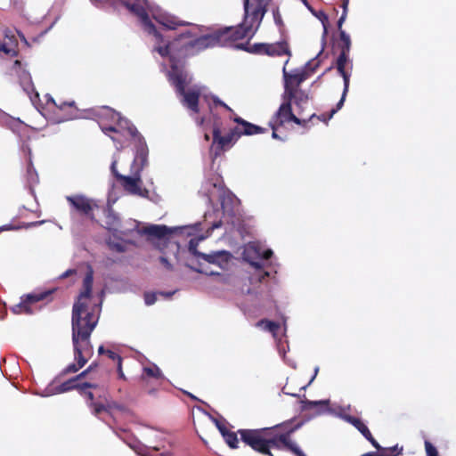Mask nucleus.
I'll use <instances>...</instances> for the list:
<instances>
[{
    "mask_svg": "<svg viewBox=\"0 0 456 456\" xmlns=\"http://www.w3.org/2000/svg\"><path fill=\"white\" fill-rule=\"evenodd\" d=\"M273 255V251L271 249H267L264 251L263 253V258L264 259H269Z\"/></svg>",
    "mask_w": 456,
    "mask_h": 456,
    "instance_id": "51",
    "label": "nucleus"
},
{
    "mask_svg": "<svg viewBox=\"0 0 456 456\" xmlns=\"http://www.w3.org/2000/svg\"><path fill=\"white\" fill-rule=\"evenodd\" d=\"M110 169H111V172L113 174V175L115 176V178L117 179V175H121L120 173H118V171L117 170V160H114L112 163H111V166H110Z\"/></svg>",
    "mask_w": 456,
    "mask_h": 456,
    "instance_id": "47",
    "label": "nucleus"
},
{
    "mask_svg": "<svg viewBox=\"0 0 456 456\" xmlns=\"http://www.w3.org/2000/svg\"><path fill=\"white\" fill-rule=\"evenodd\" d=\"M112 119L116 120L114 126H101L102 131L106 135H110V133L121 134V132H123L130 135L134 140L142 135L136 127L127 118L121 117L119 113H113Z\"/></svg>",
    "mask_w": 456,
    "mask_h": 456,
    "instance_id": "13",
    "label": "nucleus"
},
{
    "mask_svg": "<svg viewBox=\"0 0 456 456\" xmlns=\"http://www.w3.org/2000/svg\"><path fill=\"white\" fill-rule=\"evenodd\" d=\"M41 223H42V222H34V223H31V224H30V225H31V226H36V225H37V224H41Z\"/></svg>",
    "mask_w": 456,
    "mask_h": 456,
    "instance_id": "60",
    "label": "nucleus"
},
{
    "mask_svg": "<svg viewBox=\"0 0 456 456\" xmlns=\"http://www.w3.org/2000/svg\"><path fill=\"white\" fill-rule=\"evenodd\" d=\"M204 138L206 141H209V134L206 133Z\"/></svg>",
    "mask_w": 456,
    "mask_h": 456,
    "instance_id": "61",
    "label": "nucleus"
},
{
    "mask_svg": "<svg viewBox=\"0 0 456 456\" xmlns=\"http://www.w3.org/2000/svg\"><path fill=\"white\" fill-rule=\"evenodd\" d=\"M117 181L127 193L142 198L149 197L150 192L146 188L142 187V181L137 170L134 176L117 175Z\"/></svg>",
    "mask_w": 456,
    "mask_h": 456,
    "instance_id": "14",
    "label": "nucleus"
},
{
    "mask_svg": "<svg viewBox=\"0 0 456 456\" xmlns=\"http://www.w3.org/2000/svg\"><path fill=\"white\" fill-rule=\"evenodd\" d=\"M153 392H154V390H153V389H149V390H148V393H149V394H151V393H153Z\"/></svg>",
    "mask_w": 456,
    "mask_h": 456,
    "instance_id": "63",
    "label": "nucleus"
},
{
    "mask_svg": "<svg viewBox=\"0 0 456 456\" xmlns=\"http://www.w3.org/2000/svg\"><path fill=\"white\" fill-rule=\"evenodd\" d=\"M90 376V379H94L95 377L91 374V369H86L84 371H82L80 374L74 377V379H77V382H79V380L82 378Z\"/></svg>",
    "mask_w": 456,
    "mask_h": 456,
    "instance_id": "41",
    "label": "nucleus"
},
{
    "mask_svg": "<svg viewBox=\"0 0 456 456\" xmlns=\"http://www.w3.org/2000/svg\"><path fill=\"white\" fill-rule=\"evenodd\" d=\"M87 388L79 392L80 395H84L86 398V403L89 408L92 409L93 414L96 417H99L102 412H103V403L95 402L94 395L91 391H87Z\"/></svg>",
    "mask_w": 456,
    "mask_h": 456,
    "instance_id": "24",
    "label": "nucleus"
},
{
    "mask_svg": "<svg viewBox=\"0 0 456 456\" xmlns=\"http://www.w3.org/2000/svg\"><path fill=\"white\" fill-rule=\"evenodd\" d=\"M174 292H171V293H163V292H160V295H163V296H167V297H170L171 295H173Z\"/></svg>",
    "mask_w": 456,
    "mask_h": 456,
    "instance_id": "57",
    "label": "nucleus"
},
{
    "mask_svg": "<svg viewBox=\"0 0 456 456\" xmlns=\"http://www.w3.org/2000/svg\"><path fill=\"white\" fill-rule=\"evenodd\" d=\"M126 134L121 132V134H116L113 133H110L108 135L115 143V146L118 151H121L124 148L125 141L126 140Z\"/></svg>",
    "mask_w": 456,
    "mask_h": 456,
    "instance_id": "31",
    "label": "nucleus"
},
{
    "mask_svg": "<svg viewBox=\"0 0 456 456\" xmlns=\"http://www.w3.org/2000/svg\"><path fill=\"white\" fill-rule=\"evenodd\" d=\"M270 1L252 0L250 3V0H244V18L238 26L225 27L195 39H191L192 34L190 31H185L172 42L158 45L155 50L162 57L171 55L173 58L174 53L187 55L193 48L203 50L215 46H232L240 40H249L256 33Z\"/></svg>",
    "mask_w": 456,
    "mask_h": 456,
    "instance_id": "1",
    "label": "nucleus"
},
{
    "mask_svg": "<svg viewBox=\"0 0 456 456\" xmlns=\"http://www.w3.org/2000/svg\"><path fill=\"white\" fill-rule=\"evenodd\" d=\"M93 282V272L90 271L83 280V290L79 293L72 307V344L77 362L69 364L62 370L63 374L78 371L86 364L94 353L90 338L97 326L99 314H95V307H89L86 302L92 295Z\"/></svg>",
    "mask_w": 456,
    "mask_h": 456,
    "instance_id": "2",
    "label": "nucleus"
},
{
    "mask_svg": "<svg viewBox=\"0 0 456 456\" xmlns=\"http://www.w3.org/2000/svg\"><path fill=\"white\" fill-rule=\"evenodd\" d=\"M76 273V271L74 269H69L67 270L65 273H63L61 275V278H67L69 277V275H72Z\"/></svg>",
    "mask_w": 456,
    "mask_h": 456,
    "instance_id": "48",
    "label": "nucleus"
},
{
    "mask_svg": "<svg viewBox=\"0 0 456 456\" xmlns=\"http://www.w3.org/2000/svg\"><path fill=\"white\" fill-rule=\"evenodd\" d=\"M265 324V329L272 333H275L280 329V324L268 320H261L257 325Z\"/></svg>",
    "mask_w": 456,
    "mask_h": 456,
    "instance_id": "33",
    "label": "nucleus"
},
{
    "mask_svg": "<svg viewBox=\"0 0 456 456\" xmlns=\"http://www.w3.org/2000/svg\"><path fill=\"white\" fill-rule=\"evenodd\" d=\"M305 6H307L309 9H311V6L308 4L307 0H301Z\"/></svg>",
    "mask_w": 456,
    "mask_h": 456,
    "instance_id": "56",
    "label": "nucleus"
},
{
    "mask_svg": "<svg viewBox=\"0 0 456 456\" xmlns=\"http://www.w3.org/2000/svg\"><path fill=\"white\" fill-rule=\"evenodd\" d=\"M142 0H120V3L123 6H125L131 13L137 16L143 27V29L153 35L159 45L164 43L163 36L157 30L155 25L151 20L149 14L145 9V7L141 4Z\"/></svg>",
    "mask_w": 456,
    "mask_h": 456,
    "instance_id": "8",
    "label": "nucleus"
},
{
    "mask_svg": "<svg viewBox=\"0 0 456 456\" xmlns=\"http://www.w3.org/2000/svg\"><path fill=\"white\" fill-rule=\"evenodd\" d=\"M343 419L353 425L377 450L381 449V446L372 436L367 426L360 419L348 414L344 415Z\"/></svg>",
    "mask_w": 456,
    "mask_h": 456,
    "instance_id": "19",
    "label": "nucleus"
},
{
    "mask_svg": "<svg viewBox=\"0 0 456 456\" xmlns=\"http://www.w3.org/2000/svg\"><path fill=\"white\" fill-rule=\"evenodd\" d=\"M235 46L238 49L244 50L254 54H265L272 57L282 55H288L289 57L291 56V51L289 43L286 40H281L273 44L256 43L254 45H250L248 41L245 44H237Z\"/></svg>",
    "mask_w": 456,
    "mask_h": 456,
    "instance_id": "6",
    "label": "nucleus"
},
{
    "mask_svg": "<svg viewBox=\"0 0 456 456\" xmlns=\"http://www.w3.org/2000/svg\"><path fill=\"white\" fill-rule=\"evenodd\" d=\"M117 372L118 379L126 380V377L123 371L122 362L117 363Z\"/></svg>",
    "mask_w": 456,
    "mask_h": 456,
    "instance_id": "44",
    "label": "nucleus"
},
{
    "mask_svg": "<svg viewBox=\"0 0 456 456\" xmlns=\"http://www.w3.org/2000/svg\"><path fill=\"white\" fill-rule=\"evenodd\" d=\"M22 41H24L26 44H28L26 37L23 35H20Z\"/></svg>",
    "mask_w": 456,
    "mask_h": 456,
    "instance_id": "59",
    "label": "nucleus"
},
{
    "mask_svg": "<svg viewBox=\"0 0 456 456\" xmlns=\"http://www.w3.org/2000/svg\"><path fill=\"white\" fill-rule=\"evenodd\" d=\"M322 25H323L322 41H323V45H325L326 37L328 35L327 17H325V21L322 20Z\"/></svg>",
    "mask_w": 456,
    "mask_h": 456,
    "instance_id": "46",
    "label": "nucleus"
},
{
    "mask_svg": "<svg viewBox=\"0 0 456 456\" xmlns=\"http://www.w3.org/2000/svg\"><path fill=\"white\" fill-rule=\"evenodd\" d=\"M57 290V288H53L45 290H37L32 293L27 294L21 297L20 303L12 307V312L17 314H31L33 310L31 305L43 300L51 301V296Z\"/></svg>",
    "mask_w": 456,
    "mask_h": 456,
    "instance_id": "10",
    "label": "nucleus"
},
{
    "mask_svg": "<svg viewBox=\"0 0 456 456\" xmlns=\"http://www.w3.org/2000/svg\"><path fill=\"white\" fill-rule=\"evenodd\" d=\"M288 62L289 59L286 61L285 64H287ZM282 71L285 80L284 94H290L291 96H294L296 91L301 90L299 87L301 84L306 79V74L305 72L289 74L286 71V67H283Z\"/></svg>",
    "mask_w": 456,
    "mask_h": 456,
    "instance_id": "16",
    "label": "nucleus"
},
{
    "mask_svg": "<svg viewBox=\"0 0 456 456\" xmlns=\"http://www.w3.org/2000/svg\"><path fill=\"white\" fill-rule=\"evenodd\" d=\"M284 99L287 102H289L290 104L292 102L299 109L298 110V116H303V112L305 109H306L308 105V94L304 92L303 90H297L295 93L294 96H291L290 94H284Z\"/></svg>",
    "mask_w": 456,
    "mask_h": 456,
    "instance_id": "22",
    "label": "nucleus"
},
{
    "mask_svg": "<svg viewBox=\"0 0 456 456\" xmlns=\"http://www.w3.org/2000/svg\"><path fill=\"white\" fill-rule=\"evenodd\" d=\"M66 200L69 203L74 211L82 216L87 217L92 222L97 223L94 214V210L98 208V204L95 200L82 194L67 196Z\"/></svg>",
    "mask_w": 456,
    "mask_h": 456,
    "instance_id": "12",
    "label": "nucleus"
},
{
    "mask_svg": "<svg viewBox=\"0 0 456 456\" xmlns=\"http://www.w3.org/2000/svg\"><path fill=\"white\" fill-rule=\"evenodd\" d=\"M381 452L377 454L376 452H367L362 454V456H365L367 454H370V456H396L402 453L403 447H398V445H395L389 448H382L379 450Z\"/></svg>",
    "mask_w": 456,
    "mask_h": 456,
    "instance_id": "27",
    "label": "nucleus"
},
{
    "mask_svg": "<svg viewBox=\"0 0 456 456\" xmlns=\"http://www.w3.org/2000/svg\"><path fill=\"white\" fill-rule=\"evenodd\" d=\"M348 4H349V0H342V8H343V13H347V6H348Z\"/></svg>",
    "mask_w": 456,
    "mask_h": 456,
    "instance_id": "50",
    "label": "nucleus"
},
{
    "mask_svg": "<svg viewBox=\"0 0 456 456\" xmlns=\"http://www.w3.org/2000/svg\"><path fill=\"white\" fill-rule=\"evenodd\" d=\"M346 20V13H342L340 18L338 20L337 26L339 32V40L337 43V47L340 50L339 55L336 61V68L338 72L341 75L344 80V89L341 99L337 103L336 108L330 110L329 114L328 119L331 118L333 115L342 108L346 96L349 90V83L351 74L346 69V65L349 61V53L351 49V39L349 35L346 33L345 30L342 29L343 23Z\"/></svg>",
    "mask_w": 456,
    "mask_h": 456,
    "instance_id": "3",
    "label": "nucleus"
},
{
    "mask_svg": "<svg viewBox=\"0 0 456 456\" xmlns=\"http://www.w3.org/2000/svg\"><path fill=\"white\" fill-rule=\"evenodd\" d=\"M98 385L94 382H77V379L71 378L67 381L61 383L57 387L56 390L58 393H65L73 389H77L78 392L86 388H96Z\"/></svg>",
    "mask_w": 456,
    "mask_h": 456,
    "instance_id": "21",
    "label": "nucleus"
},
{
    "mask_svg": "<svg viewBox=\"0 0 456 456\" xmlns=\"http://www.w3.org/2000/svg\"><path fill=\"white\" fill-rule=\"evenodd\" d=\"M134 141L135 142L136 152L133 164L134 166L136 167V170L138 171V173H141V171L148 164L149 150L142 135L139 136Z\"/></svg>",
    "mask_w": 456,
    "mask_h": 456,
    "instance_id": "17",
    "label": "nucleus"
},
{
    "mask_svg": "<svg viewBox=\"0 0 456 456\" xmlns=\"http://www.w3.org/2000/svg\"><path fill=\"white\" fill-rule=\"evenodd\" d=\"M218 430L224 437V434L228 433L230 430L226 428L225 424L222 427H218Z\"/></svg>",
    "mask_w": 456,
    "mask_h": 456,
    "instance_id": "52",
    "label": "nucleus"
},
{
    "mask_svg": "<svg viewBox=\"0 0 456 456\" xmlns=\"http://www.w3.org/2000/svg\"><path fill=\"white\" fill-rule=\"evenodd\" d=\"M314 118H317L319 120L326 121V118L323 117V118H321L320 116H317L316 114L313 113L309 116V118L306 119L305 118H299L296 116L292 112L291 104L289 102H287L286 100L284 102L281 104L278 110L275 112V114L272 117L271 121L273 123L278 124L279 126H283L287 122H294L297 125L299 126H305L307 121L312 120Z\"/></svg>",
    "mask_w": 456,
    "mask_h": 456,
    "instance_id": "9",
    "label": "nucleus"
},
{
    "mask_svg": "<svg viewBox=\"0 0 456 456\" xmlns=\"http://www.w3.org/2000/svg\"><path fill=\"white\" fill-rule=\"evenodd\" d=\"M103 411L109 413L111 416H113L114 411H118L121 412L127 411V408L125 405L119 404L113 401L107 403H103Z\"/></svg>",
    "mask_w": 456,
    "mask_h": 456,
    "instance_id": "29",
    "label": "nucleus"
},
{
    "mask_svg": "<svg viewBox=\"0 0 456 456\" xmlns=\"http://www.w3.org/2000/svg\"><path fill=\"white\" fill-rule=\"evenodd\" d=\"M52 103L58 110L60 115L59 122L77 118L78 117V109L74 101L56 102L53 98L47 101V104Z\"/></svg>",
    "mask_w": 456,
    "mask_h": 456,
    "instance_id": "15",
    "label": "nucleus"
},
{
    "mask_svg": "<svg viewBox=\"0 0 456 456\" xmlns=\"http://www.w3.org/2000/svg\"><path fill=\"white\" fill-rule=\"evenodd\" d=\"M159 262L161 263V265L168 271H172L173 270V265L172 264L168 261V259L166 257V256H160L159 257Z\"/></svg>",
    "mask_w": 456,
    "mask_h": 456,
    "instance_id": "42",
    "label": "nucleus"
},
{
    "mask_svg": "<svg viewBox=\"0 0 456 456\" xmlns=\"http://www.w3.org/2000/svg\"><path fill=\"white\" fill-rule=\"evenodd\" d=\"M143 233L157 239L166 238L171 234V230L166 225L151 224L143 228Z\"/></svg>",
    "mask_w": 456,
    "mask_h": 456,
    "instance_id": "23",
    "label": "nucleus"
},
{
    "mask_svg": "<svg viewBox=\"0 0 456 456\" xmlns=\"http://www.w3.org/2000/svg\"><path fill=\"white\" fill-rule=\"evenodd\" d=\"M187 395L193 400H198V398L196 396H194L193 395L190 394V393H187Z\"/></svg>",
    "mask_w": 456,
    "mask_h": 456,
    "instance_id": "58",
    "label": "nucleus"
},
{
    "mask_svg": "<svg viewBox=\"0 0 456 456\" xmlns=\"http://www.w3.org/2000/svg\"><path fill=\"white\" fill-rule=\"evenodd\" d=\"M97 368H98V363L93 362L89 365V367L87 369H91V374L93 376H94V373L96 372Z\"/></svg>",
    "mask_w": 456,
    "mask_h": 456,
    "instance_id": "49",
    "label": "nucleus"
},
{
    "mask_svg": "<svg viewBox=\"0 0 456 456\" xmlns=\"http://www.w3.org/2000/svg\"><path fill=\"white\" fill-rule=\"evenodd\" d=\"M269 126H270V127H271V128H272V130H273V134H272L273 138H274V139H280V136H279V135H278V134H277V129H278V127H279L280 126H279L278 124H276V123H273V121H271V120L269 121Z\"/></svg>",
    "mask_w": 456,
    "mask_h": 456,
    "instance_id": "43",
    "label": "nucleus"
},
{
    "mask_svg": "<svg viewBox=\"0 0 456 456\" xmlns=\"http://www.w3.org/2000/svg\"><path fill=\"white\" fill-rule=\"evenodd\" d=\"M21 66V61L20 60H16L13 63V67L16 68V67H20Z\"/></svg>",
    "mask_w": 456,
    "mask_h": 456,
    "instance_id": "55",
    "label": "nucleus"
},
{
    "mask_svg": "<svg viewBox=\"0 0 456 456\" xmlns=\"http://www.w3.org/2000/svg\"><path fill=\"white\" fill-rule=\"evenodd\" d=\"M106 355L109 359L112 360L116 363L123 362L122 357L118 354H117L116 352H114L112 350L107 349Z\"/></svg>",
    "mask_w": 456,
    "mask_h": 456,
    "instance_id": "37",
    "label": "nucleus"
},
{
    "mask_svg": "<svg viewBox=\"0 0 456 456\" xmlns=\"http://www.w3.org/2000/svg\"><path fill=\"white\" fill-rule=\"evenodd\" d=\"M215 424H216V427L218 428V427H222L224 425V423H223L222 421L218 420V419H215Z\"/></svg>",
    "mask_w": 456,
    "mask_h": 456,
    "instance_id": "54",
    "label": "nucleus"
},
{
    "mask_svg": "<svg viewBox=\"0 0 456 456\" xmlns=\"http://www.w3.org/2000/svg\"><path fill=\"white\" fill-rule=\"evenodd\" d=\"M237 434L239 433L233 431H229L228 433L224 434V439L231 449L239 448V439L237 437Z\"/></svg>",
    "mask_w": 456,
    "mask_h": 456,
    "instance_id": "30",
    "label": "nucleus"
},
{
    "mask_svg": "<svg viewBox=\"0 0 456 456\" xmlns=\"http://www.w3.org/2000/svg\"><path fill=\"white\" fill-rule=\"evenodd\" d=\"M106 350L103 346H100L98 348V354H106Z\"/></svg>",
    "mask_w": 456,
    "mask_h": 456,
    "instance_id": "53",
    "label": "nucleus"
},
{
    "mask_svg": "<svg viewBox=\"0 0 456 456\" xmlns=\"http://www.w3.org/2000/svg\"><path fill=\"white\" fill-rule=\"evenodd\" d=\"M106 224L109 230H116L119 224V218L110 209L108 210Z\"/></svg>",
    "mask_w": 456,
    "mask_h": 456,
    "instance_id": "32",
    "label": "nucleus"
},
{
    "mask_svg": "<svg viewBox=\"0 0 456 456\" xmlns=\"http://www.w3.org/2000/svg\"><path fill=\"white\" fill-rule=\"evenodd\" d=\"M159 22L168 29H175L178 27L187 26L190 23L179 20L175 17H162Z\"/></svg>",
    "mask_w": 456,
    "mask_h": 456,
    "instance_id": "26",
    "label": "nucleus"
},
{
    "mask_svg": "<svg viewBox=\"0 0 456 456\" xmlns=\"http://www.w3.org/2000/svg\"><path fill=\"white\" fill-rule=\"evenodd\" d=\"M425 450L427 456H438L436 448L429 441H425Z\"/></svg>",
    "mask_w": 456,
    "mask_h": 456,
    "instance_id": "35",
    "label": "nucleus"
},
{
    "mask_svg": "<svg viewBox=\"0 0 456 456\" xmlns=\"http://www.w3.org/2000/svg\"><path fill=\"white\" fill-rule=\"evenodd\" d=\"M19 227L14 226L12 224H4V225L0 226V232H5V231H12V230H16Z\"/></svg>",
    "mask_w": 456,
    "mask_h": 456,
    "instance_id": "45",
    "label": "nucleus"
},
{
    "mask_svg": "<svg viewBox=\"0 0 456 456\" xmlns=\"http://www.w3.org/2000/svg\"><path fill=\"white\" fill-rule=\"evenodd\" d=\"M213 142L211 151L215 158L230 150L240 139L236 129L232 128L225 135L222 134V122L220 118L214 116L212 126Z\"/></svg>",
    "mask_w": 456,
    "mask_h": 456,
    "instance_id": "5",
    "label": "nucleus"
},
{
    "mask_svg": "<svg viewBox=\"0 0 456 456\" xmlns=\"http://www.w3.org/2000/svg\"><path fill=\"white\" fill-rule=\"evenodd\" d=\"M273 20L275 24L281 29L284 27V22L278 8L273 11Z\"/></svg>",
    "mask_w": 456,
    "mask_h": 456,
    "instance_id": "36",
    "label": "nucleus"
},
{
    "mask_svg": "<svg viewBox=\"0 0 456 456\" xmlns=\"http://www.w3.org/2000/svg\"><path fill=\"white\" fill-rule=\"evenodd\" d=\"M157 300V294L153 292H146L144 294V301L147 305H153Z\"/></svg>",
    "mask_w": 456,
    "mask_h": 456,
    "instance_id": "38",
    "label": "nucleus"
},
{
    "mask_svg": "<svg viewBox=\"0 0 456 456\" xmlns=\"http://www.w3.org/2000/svg\"><path fill=\"white\" fill-rule=\"evenodd\" d=\"M318 66H319V62H317V63L315 64V66H314V68L313 69V70H314V69H315V68H316V67H318Z\"/></svg>",
    "mask_w": 456,
    "mask_h": 456,
    "instance_id": "64",
    "label": "nucleus"
},
{
    "mask_svg": "<svg viewBox=\"0 0 456 456\" xmlns=\"http://www.w3.org/2000/svg\"><path fill=\"white\" fill-rule=\"evenodd\" d=\"M299 427L300 424L294 425L292 420H288L275 425L273 428H271V429L280 430V433L277 434V439L286 449L293 452L296 456H306L297 444L290 439V435Z\"/></svg>",
    "mask_w": 456,
    "mask_h": 456,
    "instance_id": "11",
    "label": "nucleus"
},
{
    "mask_svg": "<svg viewBox=\"0 0 456 456\" xmlns=\"http://www.w3.org/2000/svg\"><path fill=\"white\" fill-rule=\"evenodd\" d=\"M266 441L268 450H271V447H279L278 443L280 442L277 439V435L273 437H269L268 435H266Z\"/></svg>",
    "mask_w": 456,
    "mask_h": 456,
    "instance_id": "39",
    "label": "nucleus"
},
{
    "mask_svg": "<svg viewBox=\"0 0 456 456\" xmlns=\"http://www.w3.org/2000/svg\"><path fill=\"white\" fill-rule=\"evenodd\" d=\"M236 124H238V126H235L234 129L237 130L239 133V138H240L242 135H253L257 134H262L265 132V128H263L259 126L254 125L242 118L236 116L232 118Z\"/></svg>",
    "mask_w": 456,
    "mask_h": 456,
    "instance_id": "18",
    "label": "nucleus"
},
{
    "mask_svg": "<svg viewBox=\"0 0 456 456\" xmlns=\"http://www.w3.org/2000/svg\"><path fill=\"white\" fill-rule=\"evenodd\" d=\"M149 378H152L157 381H160L163 379V374L157 365L154 364L152 366L143 368L141 380L146 384Z\"/></svg>",
    "mask_w": 456,
    "mask_h": 456,
    "instance_id": "25",
    "label": "nucleus"
},
{
    "mask_svg": "<svg viewBox=\"0 0 456 456\" xmlns=\"http://www.w3.org/2000/svg\"><path fill=\"white\" fill-rule=\"evenodd\" d=\"M205 99L206 101L208 102V107L210 109V110L212 111L213 108L214 107H217V106H220V107H223L224 108L225 110H227L228 111H230L231 113H233V110L231 109L226 103H224L223 101H221L217 96L216 95H206L205 96Z\"/></svg>",
    "mask_w": 456,
    "mask_h": 456,
    "instance_id": "28",
    "label": "nucleus"
},
{
    "mask_svg": "<svg viewBox=\"0 0 456 456\" xmlns=\"http://www.w3.org/2000/svg\"><path fill=\"white\" fill-rule=\"evenodd\" d=\"M204 123V118H201L200 120H199V125L201 126L202 124Z\"/></svg>",
    "mask_w": 456,
    "mask_h": 456,
    "instance_id": "62",
    "label": "nucleus"
},
{
    "mask_svg": "<svg viewBox=\"0 0 456 456\" xmlns=\"http://www.w3.org/2000/svg\"><path fill=\"white\" fill-rule=\"evenodd\" d=\"M197 246H198L197 242H195L193 240H191L189 242V251L192 255L200 257L201 253L198 251Z\"/></svg>",
    "mask_w": 456,
    "mask_h": 456,
    "instance_id": "40",
    "label": "nucleus"
},
{
    "mask_svg": "<svg viewBox=\"0 0 456 456\" xmlns=\"http://www.w3.org/2000/svg\"><path fill=\"white\" fill-rule=\"evenodd\" d=\"M302 404H303L302 405L303 410H311L319 405H326V404H328V402L305 400V401H302Z\"/></svg>",
    "mask_w": 456,
    "mask_h": 456,
    "instance_id": "34",
    "label": "nucleus"
},
{
    "mask_svg": "<svg viewBox=\"0 0 456 456\" xmlns=\"http://www.w3.org/2000/svg\"><path fill=\"white\" fill-rule=\"evenodd\" d=\"M168 81L175 86V92L182 97V104L191 112L198 114L200 112V90L197 87L185 89L187 84V74L180 69L176 65L172 64L167 74Z\"/></svg>",
    "mask_w": 456,
    "mask_h": 456,
    "instance_id": "4",
    "label": "nucleus"
},
{
    "mask_svg": "<svg viewBox=\"0 0 456 456\" xmlns=\"http://www.w3.org/2000/svg\"><path fill=\"white\" fill-rule=\"evenodd\" d=\"M232 257L230 252L222 250L216 251L210 254H200V258L209 264L217 265L221 268H224L228 265Z\"/></svg>",
    "mask_w": 456,
    "mask_h": 456,
    "instance_id": "20",
    "label": "nucleus"
},
{
    "mask_svg": "<svg viewBox=\"0 0 456 456\" xmlns=\"http://www.w3.org/2000/svg\"><path fill=\"white\" fill-rule=\"evenodd\" d=\"M271 428H257V429H239L238 433L240 436L241 441L249 446L255 452L264 455H273L271 450L267 448L266 435H269Z\"/></svg>",
    "mask_w": 456,
    "mask_h": 456,
    "instance_id": "7",
    "label": "nucleus"
}]
</instances>
